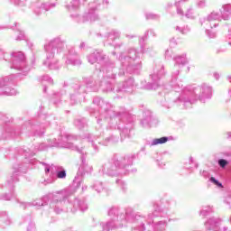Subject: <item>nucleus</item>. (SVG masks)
I'll list each match as a JSON object with an SVG mask.
<instances>
[{"instance_id": "nucleus-1", "label": "nucleus", "mask_w": 231, "mask_h": 231, "mask_svg": "<svg viewBox=\"0 0 231 231\" xmlns=\"http://www.w3.org/2000/svg\"><path fill=\"white\" fill-rule=\"evenodd\" d=\"M10 57V68L11 69H15L18 71L17 75H22L26 77L32 70V66L28 64L26 60V56L23 51H14L11 54L5 52V51L0 50V59L4 60H8Z\"/></svg>"}, {"instance_id": "nucleus-2", "label": "nucleus", "mask_w": 231, "mask_h": 231, "mask_svg": "<svg viewBox=\"0 0 231 231\" xmlns=\"http://www.w3.org/2000/svg\"><path fill=\"white\" fill-rule=\"evenodd\" d=\"M18 153L24 156L25 162L23 163L17 162L13 165V175L10 177V180H7V183L5 186L9 190L14 189V183H17V181H19V174H24V172L28 171V163H30V160H28V158L35 156V152H31L30 149L25 150L21 148L18 150Z\"/></svg>"}, {"instance_id": "nucleus-3", "label": "nucleus", "mask_w": 231, "mask_h": 231, "mask_svg": "<svg viewBox=\"0 0 231 231\" xmlns=\"http://www.w3.org/2000/svg\"><path fill=\"white\" fill-rule=\"evenodd\" d=\"M107 0H96L88 4V9L85 12L83 16H80L77 14H70V17L78 23H97L100 20V16L97 14V5H108Z\"/></svg>"}, {"instance_id": "nucleus-4", "label": "nucleus", "mask_w": 231, "mask_h": 231, "mask_svg": "<svg viewBox=\"0 0 231 231\" xmlns=\"http://www.w3.org/2000/svg\"><path fill=\"white\" fill-rule=\"evenodd\" d=\"M50 204V207L53 208L56 214H59V191L49 193L41 199H36L31 202V207H46Z\"/></svg>"}, {"instance_id": "nucleus-5", "label": "nucleus", "mask_w": 231, "mask_h": 231, "mask_svg": "<svg viewBox=\"0 0 231 231\" xmlns=\"http://www.w3.org/2000/svg\"><path fill=\"white\" fill-rule=\"evenodd\" d=\"M17 84L15 75L12 74L5 78H0V95H5L6 97H14L19 93L14 86Z\"/></svg>"}, {"instance_id": "nucleus-6", "label": "nucleus", "mask_w": 231, "mask_h": 231, "mask_svg": "<svg viewBox=\"0 0 231 231\" xmlns=\"http://www.w3.org/2000/svg\"><path fill=\"white\" fill-rule=\"evenodd\" d=\"M35 129V125H32L30 122L24 123L23 125L21 130H14L12 127L5 128V132L2 134L3 140H8V138H17V136H21L23 133H30Z\"/></svg>"}, {"instance_id": "nucleus-7", "label": "nucleus", "mask_w": 231, "mask_h": 231, "mask_svg": "<svg viewBox=\"0 0 231 231\" xmlns=\"http://www.w3.org/2000/svg\"><path fill=\"white\" fill-rule=\"evenodd\" d=\"M42 165H44V171H45L46 176H49V178H47L44 180L45 185L53 183V181H55L57 178H59V166H55L53 164L50 166L44 162H42Z\"/></svg>"}, {"instance_id": "nucleus-8", "label": "nucleus", "mask_w": 231, "mask_h": 231, "mask_svg": "<svg viewBox=\"0 0 231 231\" xmlns=\"http://www.w3.org/2000/svg\"><path fill=\"white\" fill-rule=\"evenodd\" d=\"M219 19H223L221 13L212 12L208 15L207 19L200 21L201 24H206V26H209L211 30L214 28H217L219 26Z\"/></svg>"}, {"instance_id": "nucleus-9", "label": "nucleus", "mask_w": 231, "mask_h": 231, "mask_svg": "<svg viewBox=\"0 0 231 231\" xmlns=\"http://www.w3.org/2000/svg\"><path fill=\"white\" fill-rule=\"evenodd\" d=\"M44 51L47 53V59H53L55 53H59V38L51 40L44 45Z\"/></svg>"}, {"instance_id": "nucleus-10", "label": "nucleus", "mask_w": 231, "mask_h": 231, "mask_svg": "<svg viewBox=\"0 0 231 231\" xmlns=\"http://www.w3.org/2000/svg\"><path fill=\"white\" fill-rule=\"evenodd\" d=\"M44 66H48L49 69H59V60L54 58L48 59V56L46 58V60L43 61Z\"/></svg>"}, {"instance_id": "nucleus-11", "label": "nucleus", "mask_w": 231, "mask_h": 231, "mask_svg": "<svg viewBox=\"0 0 231 231\" xmlns=\"http://www.w3.org/2000/svg\"><path fill=\"white\" fill-rule=\"evenodd\" d=\"M220 14L224 21H228V19H230L231 5L230 4L224 5L222 6V10H220Z\"/></svg>"}, {"instance_id": "nucleus-12", "label": "nucleus", "mask_w": 231, "mask_h": 231, "mask_svg": "<svg viewBox=\"0 0 231 231\" xmlns=\"http://www.w3.org/2000/svg\"><path fill=\"white\" fill-rule=\"evenodd\" d=\"M42 84L43 86V93H46L49 86H53V79H51L49 75H44L41 79Z\"/></svg>"}, {"instance_id": "nucleus-13", "label": "nucleus", "mask_w": 231, "mask_h": 231, "mask_svg": "<svg viewBox=\"0 0 231 231\" xmlns=\"http://www.w3.org/2000/svg\"><path fill=\"white\" fill-rule=\"evenodd\" d=\"M180 3H181V1L175 2L174 5H171L170 10L176 8L178 15L183 17L185 15V13L183 12V9H181V7L180 6Z\"/></svg>"}, {"instance_id": "nucleus-14", "label": "nucleus", "mask_w": 231, "mask_h": 231, "mask_svg": "<svg viewBox=\"0 0 231 231\" xmlns=\"http://www.w3.org/2000/svg\"><path fill=\"white\" fill-rule=\"evenodd\" d=\"M68 10L71 12V10H79L80 8V0H72L70 2V5H69Z\"/></svg>"}, {"instance_id": "nucleus-15", "label": "nucleus", "mask_w": 231, "mask_h": 231, "mask_svg": "<svg viewBox=\"0 0 231 231\" xmlns=\"http://www.w3.org/2000/svg\"><path fill=\"white\" fill-rule=\"evenodd\" d=\"M25 223H28L27 231H34L35 230V224L32 222V217L28 215L25 219Z\"/></svg>"}, {"instance_id": "nucleus-16", "label": "nucleus", "mask_w": 231, "mask_h": 231, "mask_svg": "<svg viewBox=\"0 0 231 231\" xmlns=\"http://www.w3.org/2000/svg\"><path fill=\"white\" fill-rule=\"evenodd\" d=\"M144 15L147 21H158V19H160V15L153 13L147 12L144 14Z\"/></svg>"}, {"instance_id": "nucleus-17", "label": "nucleus", "mask_w": 231, "mask_h": 231, "mask_svg": "<svg viewBox=\"0 0 231 231\" xmlns=\"http://www.w3.org/2000/svg\"><path fill=\"white\" fill-rule=\"evenodd\" d=\"M184 15L185 17H187V19H191V20L196 19V14H194V8L192 7L188 8Z\"/></svg>"}, {"instance_id": "nucleus-18", "label": "nucleus", "mask_w": 231, "mask_h": 231, "mask_svg": "<svg viewBox=\"0 0 231 231\" xmlns=\"http://www.w3.org/2000/svg\"><path fill=\"white\" fill-rule=\"evenodd\" d=\"M169 142L168 137H161L152 141V145H160L162 143H167Z\"/></svg>"}, {"instance_id": "nucleus-19", "label": "nucleus", "mask_w": 231, "mask_h": 231, "mask_svg": "<svg viewBox=\"0 0 231 231\" xmlns=\"http://www.w3.org/2000/svg\"><path fill=\"white\" fill-rule=\"evenodd\" d=\"M0 221L5 223V225H10V217H8V214H6V212L1 213Z\"/></svg>"}, {"instance_id": "nucleus-20", "label": "nucleus", "mask_w": 231, "mask_h": 231, "mask_svg": "<svg viewBox=\"0 0 231 231\" xmlns=\"http://www.w3.org/2000/svg\"><path fill=\"white\" fill-rule=\"evenodd\" d=\"M12 198H15V195L14 193L12 194L5 193L0 195V199H2L3 201H10Z\"/></svg>"}, {"instance_id": "nucleus-21", "label": "nucleus", "mask_w": 231, "mask_h": 231, "mask_svg": "<svg viewBox=\"0 0 231 231\" xmlns=\"http://www.w3.org/2000/svg\"><path fill=\"white\" fill-rule=\"evenodd\" d=\"M51 4L50 5H43V8H45L46 12L50 10L51 8H55L57 6V0H50Z\"/></svg>"}, {"instance_id": "nucleus-22", "label": "nucleus", "mask_w": 231, "mask_h": 231, "mask_svg": "<svg viewBox=\"0 0 231 231\" xmlns=\"http://www.w3.org/2000/svg\"><path fill=\"white\" fill-rule=\"evenodd\" d=\"M16 202L19 203L20 208H23V210H26V208H29V207H32L31 202H23L19 199H16Z\"/></svg>"}, {"instance_id": "nucleus-23", "label": "nucleus", "mask_w": 231, "mask_h": 231, "mask_svg": "<svg viewBox=\"0 0 231 231\" xmlns=\"http://www.w3.org/2000/svg\"><path fill=\"white\" fill-rule=\"evenodd\" d=\"M18 34L15 38V41H26V35L24 34V32L23 31H17Z\"/></svg>"}, {"instance_id": "nucleus-24", "label": "nucleus", "mask_w": 231, "mask_h": 231, "mask_svg": "<svg viewBox=\"0 0 231 231\" xmlns=\"http://www.w3.org/2000/svg\"><path fill=\"white\" fill-rule=\"evenodd\" d=\"M196 5L198 8H205L207 6V0H198Z\"/></svg>"}, {"instance_id": "nucleus-25", "label": "nucleus", "mask_w": 231, "mask_h": 231, "mask_svg": "<svg viewBox=\"0 0 231 231\" xmlns=\"http://www.w3.org/2000/svg\"><path fill=\"white\" fill-rule=\"evenodd\" d=\"M50 147V145L46 144V143H41L37 150L38 151H47V149Z\"/></svg>"}, {"instance_id": "nucleus-26", "label": "nucleus", "mask_w": 231, "mask_h": 231, "mask_svg": "<svg viewBox=\"0 0 231 231\" xmlns=\"http://www.w3.org/2000/svg\"><path fill=\"white\" fill-rule=\"evenodd\" d=\"M218 165H220V167H222V168H225V167H226V165H228V162H226V160L220 159L218 161Z\"/></svg>"}, {"instance_id": "nucleus-27", "label": "nucleus", "mask_w": 231, "mask_h": 231, "mask_svg": "<svg viewBox=\"0 0 231 231\" xmlns=\"http://www.w3.org/2000/svg\"><path fill=\"white\" fill-rule=\"evenodd\" d=\"M210 181H212V183H214V184L217 185V187L223 188V184H221L219 181H217V180H216V178L211 177V178H210Z\"/></svg>"}, {"instance_id": "nucleus-28", "label": "nucleus", "mask_w": 231, "mask_h": 231, "mask_svg": "<svg viewBox=\"0 0 231 231\" xmlns=\"http://www.w3.org/2000/svg\"><path fill=\"white\" fill-rule=\"evenodd\" d=\"M6 118V116L5 113L0 112V122H5V119Z\"/></svg>"}, {"instance_id": "nucleus-29", "label": "nucleus", "mask_w": 231, "mask_h": 231, "mask_svg": "<svg viewBox=\"0 0 231 231\" xmlns=\"http://www.w3.org/2000/svg\"><path fill=\"white\" fill-rule=\"evenodd\" d=\"M27 46L32 50V51H33V42L27 41Z\"/></svg>"}, {"instance_id": "nucleus-30", "label": "nucleus", "mask_w": 231, "mask_h": 231, "mask_svg": "<svg viewBox=\"0 0 231 231\" xmlns=\"http://www.w3.org/2000/svg\"><path fill=\"white\" fill-rule=\"evenodd\" d=\"M59 178H66V171H61L59 172Z\"/></svg>"}, {"instance_id": "nucleus-31", "label": "nucleus", "mask_w": 231, "mask_h": 231, "mask_svg": "<svg viewBox=\"0 0 231 231\" xmlns=\"http://www.w3.org/2000/svg\"><path fill=\"white\" fill-rule=\"evenodd\" d=\"M42 134H44V132H35L34 133V136H42Z\"/></svg>"}, {"instance_id": "nucleus-32", "label": "nucleus", "mask_w": 231, "mask_h": 231, "mask_svg": "<svg viewBox=\"0 0 231 231\" xmlns=\"http://www.w3.org/2000/svg\"><path fill=\"white\" fill-rule=\"evenodd\" d=\"M19 3H20L19 0L14 1V4H15V5H19Z\"/></svg>"}, {"instance_id": "nucleus-33", "label": "nucleus", "mask_w": 231, "mask_h": 231, "mask_svg": "<svg viewBox=\"0 0 231 231\" xmlns=\"http://www.w3.org/2000/svg\"><path fill=\"white\" fill-rule=\"evenodd\" d=\"M180 1H183L184 3H187V1H189V0H180Z\"/></svg>"}, {"instance_id": "nucleus-34", "label": "nucleus", "mask_w": 231, "mask_h": 231, "mask_svg": "<svg viewBox=\"0 0 231 231\" xmlns=\"http://www.w3.org/2000/svg\"><path fill=\"white\" fill-rule=\"evenodd\" d=\"M176 30H180V27H179V26H177Z\"/></svg>"}, {"instance_id": "nucleus-35", "label": "nucleus", "mask_w": 231, "mask_h": 231, "mask_svg": "<svg viewBox=\"0 0 231 231\" xmlns=\"http://www.w3.org/2000/svg\"><path fill=\"white\" fill-rule=\"evenodd\" d=\"M33 62H35V60H32V64H33Z\"/></svg>"}, {"instance_id": "nucleus-36", "label": "nucleus", "mask_w": 231, "mask_h": 231, "mask_svg": "<svg viewBox=\"0 0 231 231\" xmlns=\"http://www.w3.org/2000/svg\"><path fill=\"white\" fill-rule=\"evenodd\" d=\"M3 187H5V186L2 185L1 188L3 189Z\"/></svg>"}, {"instance_id": "nucleus-37", "label": "nucleus", "mask_w": 231, "mask_h": 231, "mask_svg": "<svg viewBox=\"0 0 231 231\" xmlns=\"http://www.w3.org/2000/svg\"><path fill=\"white\" fill-rule=\"evenodd\" d=\"M1 28H4V27H0V29H1Z\"/></svg>"}]
</instances>
